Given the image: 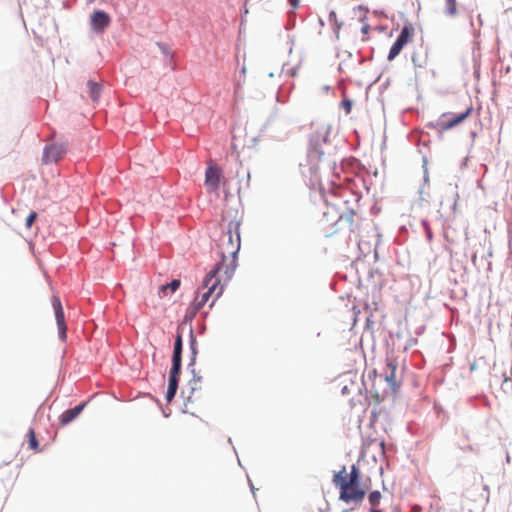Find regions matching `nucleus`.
<instances>
[{
    "mask_svg": "<svg viewBox=\"0 0 512 512\" xmlns=\"http://www.w3.org/2000/svg\"><path fill=\"white\" fill-rule=\"evenodd\" d=\"M240 222L231 221L217 242L219 261L212 268L214 272L223 274L225 280H231L237 268V254L240 250Z\"/></svg>",
    "mask_w": 512,
    "mask_h": 512,
    "instance_id": "f257e3e1",
    "label": "nucleus"
},
{
    "mask_svg": "<svg viewBox=\"0 0 512 512\" xmlns=\"http://www.w3.org/2000/svg\"><path fill=\"white\" fill-rule=\"evenodd\" d=\"M333 483L339 489V499L348 504H360L368 489L367 483L361 482L360 471L356 465H352L349 472L343 466L334 474Z\"/></svg>",
    "mask_w": 512,
    "mask_h": 512,
    "instance_id": "f03ea898",
    "label": "nucleus"
},
{
    "mask_svg": "<svg viewBox=\"0 0 512 512\" xmlns=\"http://www.w3.org/2000/svg\"><path fill=\"white\" fill-rule=\"evenodd\" d=\"M229 280H225L224 276L220 272H214L210 270L205 276L202 286L198 289L196 296L189 306L188 313L191 317H195L196 314L204 307L205 304L209 303L210 308L213 307L215 302L221 297L224 292V284Z\"/></svg>",
    "mask_w": 512,
    "mask_h": 512,
    "instance_id": "7ed1b4c3",
    "label": "nucleus"
},
{
    "mask_svg": "<svg viewBox=\"0 0 512 512\" xmlns=\"http://www.w3.org/2000/svg\"><path fill=\"white\" fill-rule=\"evenodd\" d=\"M68 151L66 143H53L44 148L42 162L44 164L56 163L61 160Z\"/></svg>",
    "mask_w": 512,
    "mask_h": 512,
    "instance_id": "20e7f679",
    "label": "nucleus"
},
{
    "mask_svg": "<svg viewBox=\"0 0 512 512\" xmlns=\"http://www.w3.org/2000/svg\"><path fill=\"white\" fill-rule=\"evenodd\" d=\"M222 177V169L212 161L208 163L205 172V187L209 192H217Z\"/></svg>",
    "mask_w": 512,
    "mask_h": 512,
    "instance_id": "39448f33",
    "label": "nucleus"
},
{
    "mask_svg": "<svg viewBox=\"0 0 512 512\" xmlns=\"http://www.w3.org/2000/svg\"><path fill=\"white\" fill-rule=\"evenodd\" d=\"M380 364H384V367L376 368L374 371L378 373L381 378H384L389 386L393 389L396 386L395 371L397 365L392 359H380Z\"/></svg>",
    "mask_w": 512,
    "mask_h": 512,
    "instance_id": "423d86ee",
    "label": "nucleus"
},
{
    "mask_svg": "<svg viewBox=\"0 0 512 512\" xmlns=\"http://www.w3.org/2000/svg\"><path fill=\"white\" fill-rule=\"evenodd\" d=\"M51 303H52V307L55 312V318H56V322H57V326H58V330H59V336H60L61 340H65L67 327L65 324L64 311H63L61 301L58 296L54 295L52 297Z\"/></svg>",
    "mask_w": 512,
    "mask_h": 512,
    "instance_id": "0eeeda50",
    "label": "nucleus"
},
{
    "mask_svg": "<svg viewBox=\"0 0 512 512\" xmlns=\"http://www.w3.org/2000/svg\"><path fill=\"white\" fill-rule=\"evenodd\" d=\"M472 111H473V107L469 106L464 112H462L458 115L452 116L450 118H447L445 115H443L442 119L439 123L440 129L442 131H447V130H450V129L456 127L457 125H459L460 123L465 121L470 116Z\"/></svg>",
    "mask_w": 512,
    "mask_h": 512,
    "instance_id": "6e6552de",
    "label": "nucleus"
},
{
    "mask_svg": "<svg viewBox=\"0 0 512 512\" xmlns=\"http://www.w3.org/2000/svg\"><path fill=\"white\" fill-rule=\"evenodd\" d=\"M92 29L97 33H102L111 23L110 16L102 10L94 11L90 16Z\"/></svg>",
    "mask_w": 512,
    "mask_h": 512,
    "instance_id": "1a4fd4ad",
    "label": "nucleus"
},
{
    "mask_svg": "<svg viewBox=\"0 0 512 512\" xmlns=\"http://www.w3.org/2000/svg\"><path fill=\"white\" fill-rule=\"evenodd\" d=\"M409 37H410L409 29L407 27H404L402 29L400 35L398 36L397 40L392 45V47L389 51V54H388L389 61H392L394 58H396L400 54L402 48L408 43Z\"/></svg>",
    "mask_w": 512,
    "mask_h": 512,
    "instance_id": "9d476101",
    "label": "nucleus"
},
{
    "mask_svg": "<svg viewBox=\"0 0 512 512\" xmlns=\"http://www.w3.org/2000/svg\"><path fill=\"white\" fill-rule=\"evenodd\" d=\"M84 407H85V403H82L80 405L75 406L72 409H68V410L64 411L59 417L60 423L62 425L69 424L70 422H72L74 419H76L79 416V414L82 412Z\"/></svg>",
    "mask_w": 512,
    "mask_h": 512,
    "instance_id": "9b49d317",
    "label": "nucleus"
},
{
    "mask_svg": "<svg viewBox=\"0 0 512 512\" xmlns=\"http://www.w3.org/2000/svg\"><path fill=\"white\" fill-rule=\"evenodd\" d=\"M88 89H89V96L94 102H97L100 94L102 92V86L101 84L95 82V81H88L87 83Z\"/></svg>",
    "mask_w": 512,
    "mask_h": 512,
    "instance_id": "f8f14e48",
    "label": "nucleus"
},
{
    "mask_svg": "<svg viewBox=\"0 0 512 512\" xmlns=\"http://www.w3.org/2000/svg\"><path fill=\"white\" fill-rule=\"evenodd\" d=\"M181 282L179 279H174L171 283L169 284H166V285H162L160 288H159V297L163 298L167 295V291L170 290V292H175L179 286H180Z\"/></svg>",
    "mask_w": 512,
    "mask_h": 512,
    "instance_id": "ddd939ff",
    "label": "nucleus"
},
{
    "mask_svg": "<svg viewBox=\"0 0 512 512\" xmlns=\"http://www.w3.org/2000/svg\"><path fill=\"white\" fill-rule=\"evenodd\" d=\"M381 498L382 495L379 491H372L368 495V500L371 505V512H382L381 510L377 509L378 505L380 504Z\"/></svg>",
    "mask_w": 512,
    "mask_h": 512,
    "instance_id": "4468645a",
    "label": "nucleus"
},
{
    "mask_svg": "<svg viewBox=\"0 0 512 512\" xmlns=\"http://www.w3.org/2000/svg\"><path fill=\"white\" fill-rule=\"evenodd\" d=\"M178 388V379L174 377H169V384H168V390L166 393V400L167 402H171L174 398L176 391Z\"/></svg>",
    "mask_w": 512,
    "mask_h": 512,
    "instance_id": "2eb2a0df",
    "label": "nucleus"
},
{
    "mask_svg": "<svg viewBox=\"0 0 512 512\" xmlns=\"http://www.w3.org/2000/svg\"><path fill=\"white\" fill-rule=\"evenodd\" d=\"M27 440H28V446L31 450H33L34 452H40L39 443L36 438L34 429H32V428L29 429V431L27 433Z\"/></svg>",
    "mask_w": 512,
    "mask_h": 512,
    "instance_id": "dca6fc26",
    "label": "nucleus"
},
{
    "mask_svg": "<svg viewBox=\"0 0 512 512\" xmlns=\"http://www.w3.org/2000/svg\"><path fill=\"white\" fill-rule=\"evenodd\" d=\"M182 336L180 333L177 334L174 344V351L172 359L181 360L182 357Z\"/></svg>",
    "mask_w": 512,
    "mask_h": 512,
    "instance_id": "f3484780",
    "label": "nucleus"
},
{
    "mask_svg": "<svg viewBox=\"0 0 512 512\" xmlns=\"http://www.w3.org/2000/svg\"><path fill=\"white\" fill-rule=\"evenodd\" d=\"M181 370V360L172 359V367L170 370V376L179 379V374Z\"/></svg>",
    "mask_w": 512,
    "mask_h": 512,
    "instance_id": "a211bd4d",
    "label": "nucleus"
},
{
    "mask_svg": "<svg viewBox=\"0 0 512 512\" xmlns=\"http://www.w3.org/2000/svg\"><path fill=\"white\" fill-rule=\"evenodd\" d=\"M446 13L455 16L457 13L456 0H446Z\"/></svg>",
    "mask_w": 512,
    "mask_h": 512,
    "instance_id": "6ab92c4d",
    "label": "nucleus"
},
{
    "mask_svg": "<svg viewBox=\"0 0 512 512\" xmlns=\"http://www.w3.org/2000/svg\"><path fill=\"white\" fill-rule=\"evenodd\" d=\"M200 383V379H192V381L190 382L191 384V394L187 397V401L189 402H194V399H193V394L195 392V390L197 389V386L198 384Z\"/></svg>",
    "mask_w": 512,
    "mask_h": 512,
    "instance_id": "aec40b11",
    "label": "nucleus"
},
{
    "mask_svg": "<svg viewBox=\"0 0 512 512\" xmlns=\"http://www.w3.org/2000/svg\"><path fill=\"white\" fill-rule=\"evenodd\" d=\"M37 218V213L32 211L26 218V227L30 228Z\"/></svg>",
    "mask_w": 512,
    "mask_h": 512,
    "instance_id": "412c9836",
    "label": "nucleus"
},
{
    "mask_svg": "<svg viewBox=\"0 0 512 512\" xmlns=\"http://www.w3.org/2000/svg\"><path fill=\"white\" fill-rule=\"evenodd\" d=\"M341 106L344 108L345 112L347 114H349L351 112V109H352V101L348 100V99H345V100L342 101Z\"/></svg>",
    "mask_w": 512,
    "mask_h": 512,
    "instance_id": "4be33fe9",
    "label": "nucleus"
},
{
    "mask_svg": "<svg viewBox=\"0 0 512 512\" xmlns=\"http://www.w3.org/2000/svg\"><path fill=\"white\" fill-rule=\"evenodd\" d=\"M426 165H427V160H426V159H423V165H422V167H423V170H424V181H425V182H428L427 167H426Z\"/></svg>",
    "mask_w": 512,
    "mask_h": 512,
    "instance_id": "5701e85b",
    "label": "nucleus"
},
{
    "mask_svg": "<svg viewBox=\"0 0 512 512\" xmlns=\"http://www.w3.org/2000/svg\"><path fill=\"white\" fill-rule=\"evenodd\" d=\"M158 46L161 48L163 53L169 54V49H168V47L166 45L159 43Z\"/></svg>",
    "mask_w": 512,
    "mask_h": 512,
    "instance_id": "b1692460",
    "label": "nucleus"
},
{
    "mask_svg": "<svg viewBox=\"0 0 512 512\" xmlns=\"http://www.w3.org/2000/svg\"><path fill=\"white\" fill-rule=\"evenodd\" d=\"M374 443L380 448L381 452L383 453L384 452V441H380V442L375 441Z\"/></svg>",
    "mask_w": 512,
    "mask_h": 512,
    "instance_id": "393cba45",
    "label": "nucleus"
},
{
    "mask_svg": "<svg viewBox=\"0 0 512 512\" xmlns=\"http://www.w3.org/2000/svg\"><path fill=\"white\" fill-rule=\"evenodd\" d=\"M369 29H370L369 25H367V24H366V25H363V26H362V29H361V30H362V32L366 35V34H368Z\"/></svg>",
    "mask_w": 512,
    "mask_h": 512,
    "instance_id": "a878e982",
    "label": "nucleus"
},
{
    "mask_svg": "<svg viewBox=\"0 0 512 512\" xmlns=\"http://www.w3.org/2000/svg\"><path fill=\"white\" fill-rule=\"evenodd\" d=\"M191 339H192V345H193L195 342V339H194V335L192 333H191Z\"/></svg>",
    "mask_w": 512,
    "mask_h": 512,
    "instance_id": "bb28decb",
    "label": "nucleus"
}]
</instances>
